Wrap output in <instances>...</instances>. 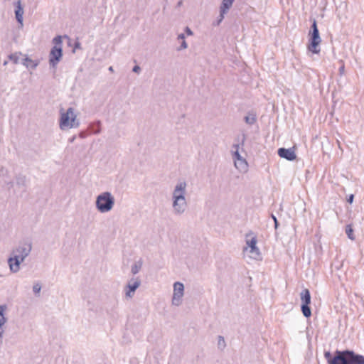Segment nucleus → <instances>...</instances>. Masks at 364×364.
<instances>
[{"mask_svg": "<svg viewBox=\"0 0 364 364\" xmlns=\"http://www.w3.org/2000/svg\"><path fill=\"white\" fill-rule=\"evenodd\" d=\"M324 357L328 364H364V356L350 350H337L333 356L330 351H326Z\"/></svg>", "mask_w": 364, "mask_h": 364, "instance_id": "nucleus-1", "label": "nucleus"}, {"mask_svg": "<svg viewBox=\"0 0 364 364\" xmlns=\"http://www.w3.org/2000/svg\"><path fill=\"white\" fill-rule=\"evenodd\" d=\"M32 250L31 242L19 243L11 251V257L8 259L10 271L16 273L20 270V264L30 255Z\"/></svg>", "mask_w": 364, "mask_h": 364, "instance_id": "nucleus-2", "label": "nucleus"}, {"mask_svg": "<svg viewBox=\"0 0 364 364\" xmlns=\"http://www.w3.org/2000/svg\"><path fill=\"white\" fill-rule=\"evenodd\" d=\"M114 198L110 192L105 191L96 198L95 206L97 210L102 213L109 212L114 207Z\"/></svg>", "mask_w": 364, "mask_h": 364, "instance_id": "nucleus-3", "label": "nucleus"}, {"mask_svg": "<svg viewBox=\"0 0 364 364\" xmlns=\"http://www.w3.org/2000/svg\"><path fill=\"white\" fill-rule=\"evenodd\" d=\"M59 125L62 130L77 128L80 126V122L77 119L73 107H69L66 112L61 113Z\"/></svg>", "mask_w": 364, "mask_h": 364, "instance_id": "nucleus-4", "label": "nucleus"}, {"mask_svg": "<svg viewBox=\"0 0 364 364\" xmlns=\"http://www.w3.org/2000/svg\"><path fill=\"white\" fill-rule=\"evenodd\" d=\"M54 46L51 48L49 54V64L53 68H55L57 64L60 61L63 56L62 48V37L57 36L53 39Z\"/></svg>", "mask_w": 364, "mask_h": 364, "instance_id": "nucleus-5", "label": "nucleus"}, {"mask_svg": "<svg viewBox=\"0 0 364 364\" xmlns=\"http://www.w3.org/2000/svg\"><path fill=\"white\" fill-rule=\"evenodd\" d=\"M300 299L301 301V312L306 318H309L311 316V311L309 306L311 304V294L308 289H304L301 291L300 293Z\"/></svg>", "mask_w": 364, "mask_h": 364, "instance_id": "nucleus-6", "label": "nucleus"}, {"mask_svg": "<svg viewBox=\"0 0 364 364\" xmlns=\"http://www.w3.org/2000/svg\"><path fill=\"white\" fill-rule=\"evenodd\" d=\"M309 43L307 46L309 51L315 54L319 53L321 50L320 43L321 42L319 32H309Z\"/></svg>", "mask_w": 364, "mask_h": 364, "instance_id": "nucleus-7", "label": "nucleus"}, {"mask_svg": "<svg viewBox=\"0 0 364 364\" xmlns=\"http://www.w3.org/2000/svg\"><path fill=\"white\" fill-rule=\"evenodd\" d=\"M239 144H234L233 147L235 148V151L232 154V157L234 159V164L236 168L239 169L241 171H245L247 169L248 164L246 160L241 156L239 153Z\"/></svg>", "mask_w": 364, "mask_h": 364, "instance_id": "nucleus-8", "label": "nucleus"}, {"mask_svg": "<svg viewBox=\"0 0 364 364\" xmlns=\"http://www.w3.org/2000/svg\"><path fill=\"white\" fill-rule=\"evenodd\" d=\"M184 285L179 282L173 284V294L172 297V304L178 306L181 304V298L183 296Z\"/></svg>", "mask_w": 364, "mask_h": 364, "instance_id": "nucleus-9", "label": "nucleus"}, {"mask_svg": "<svg viewBox=\"0 0 364 364\" xmlns=\"http://www.w3.org/2000/svg\"><path fill=\"white\" fill-rule=\"evenodd\" d=\"M173 213L176 215H183L188 208V203L186 198H179L178 199H172Z\"/></svg>", "mask_w": 364, "mask_h": 364, "instance_id": "nucleus-10", "label": "nucleus"}, {"mask_svg": "<svg viewBox=\"0 0 364 364\" xmlns=\"http://www.w3.org/2000/svg\"><path fill=\"white\" fill-rule=\"evenodd\" d=\"M257 240L256 237H252L250 240L246 241L247 247L244 248V251L247 250L250 248V253L252 254L251 257L257 259L260 256V251L257 247Z\"/></svg>", "mask_w": 364, "mask_h": 364, "instance_id": "nucleus-11", "label": "nucleus"}, {"mask_svg": "<svg viewBox=\"0 0 364 364\" xmlns=\"http://www.w3.org/2000/svg\"><path fill=\"white\" fill-rule=\"evenodd\" d=\"M187 184L185 181H180L176 185L172 193V199H178L179 198H186Z\"/></svg>", "mask_w": 364, "mask_h": 364, "instance_id": "nucleus-12", "label": "nucleus"}, {"mask_svg": "<svg viewBox=\"0 0 364 364\" xmlns=\"http://www.w3.org/2000/svg\"><path fill=\"white\" fill-rule=\"evenodd\" d=\"M141 280L139 278H132L126 286V296L133 297L135 291L139 287Z\"/></svg>", "mask_w": 364, "mask_h": 364, "instance_id": "nucleus-13", "label": "nucleus"}, {"mask_svg": "<svg viewBox=\"0 0 364 364\" xmlns=\"http://www.w3.org/2000/svg\"><path fill=\"white\" fill-rule=\"evenodd\" d=\"M14 180L16 186L18 188L22 189L23 192H26L28 186V179L27 176L22 173H18L15 175Z\"/></svg>", "mask_w": 364, "mask_h": 364, "instance_id": "nucleus-14", "label": "nucleus"}, {"mask_svg": "<svg viewBox=\"0 0 364 364\" xmlns=\"http://www.w3.org/2000/svg\"><path fill=\"white\" fill-rule=\"evenodd\" d=\"M277 153L281 158L285 159L288 161H294L296 158L294 148H279Z\"/></svg>", "mask_w": 364, "mask_h": 364, "instance_id": "nucleus-15", "label": "nucleus"}, {"mask_svg": "<svg viewBox=\"0 0 364 364\" xmlns=\"http://www.w3.org/2000/svg\"><path fill=\"white\" fill-rule=\"evenodd\" d=\"M235 0H223L220 7V16L217 21V25H219L224 18V15L228 13L229 9L232 5Z\"/></svg>", "mask_w": 364, "mask_h": 364, "instance_id": "nucleus-16", "label": "nucleus"}, {"mask_svg": "<svg viewBox=\"0 0 364 364\" xmlns=\"http://www.w3.org/2000/svg\"><path fill=\"white\" fill-rule=\"evenodd\" d=\"M15 16L18 23L23 26V8L21 5V0H18L15 4Z\"/></svg>", "mask_w": 364, "mask_h": 364, "instance_id": "nucleus-17", "label": "nucleus"}, {"mask_svg": "<svg viewBox=\"0 0 364 364\" xmlns=\"http://www.w3.org/2000/svg\"><path fill=\"white\" fill-rule=\"evenodd\" d=\"M21 63L27 68L35 69L39 64L38 60H33L26 55L21 58Z\"/></svg>", "mask_w": 364, "mask_h": 364, "instance_id": "nucleus-18", "label": "nucleus"}, {"mask_svg": "<svg viewBox=\"0 0 364 364\" xmlns=\"http://www.w3.org/2000/svg\"><path fill=\"white\" fill-rule=\"evenodd\" d=\"M6 309V305H0V325H4L7 321L4 316V311Z\"/></svg>", "mask_w": 364, "mask_h": 364, "instance_id": "nucleus-19", "label": "nucleus"}, {"mask_svg": "<svg viewBox=\"0 0 364 364\" xmlns=\"http://www.w3.org/2000/svg\"><path fill=\"white\" fill-rule=\"evenodd\" d=\"M21 55H22L21 53H15L9 55V58L14 64H18L21 63Z\"/></svg>", "mask_w": 364, "mask_h": 364, "instance_id": "nucleus-20", "label": "nucleus"}, {"mask_svg": "<svg viewBox=\"0 0 364 364\" xmlns=\"http://www.w3.org/2000/svg\"><path fill=\"white\" fill-rule=\"evenodd\" d=\"M142 267V261L139 260L136 262L132 266L131 269V272L133 274H136Z\"/></svg>", "mask_w": 364, "mask_h": 364, "instance_id": "nucleus-21", "label": "nucleus"}, {"mask_svg": "<svg viewBox=\"0 0 364 364\" xmlns=\"http://www.w3.org/2000/svg\"><path fill=\"white\" fill-rule=\"evenodd\" d=\"M346 233L348 235V237L349 239H350L351 240H355V236H354V234H353V228H352L350 225H348L346 227Z\"/></svg>", "mask_w": 364, "mask_h": 364, "instance_id": "nucleus-22", "label": "nucleus"}, {"mask_svg": "<svg viewBox=\"0 0 364 364\" xmlns=\"http://www.w3.org/2000/svg\"><path fill=\"white\" fill-rule=\"evenodd\" d=\"M218 348H220V350H223L226 346V343H225L224 337L222 336H218Z\"/></svg>", "mask_w": 364, "mask_h": 364, "instance_id": "nucleus-23", "label": "nucleus"}, {"mask_svg": "<svg viewBox=\"0 0 364 364\" xmlns=\"http://www.w3.org/2000/svg\"><path fill=\"white\" fill-rule=\"evenodd\" d=\"M245 121L248 124H253L256 122V118L255 116H246L245 117Z\"/></svg>", "mask_w": 364, "mask_h": 364, "instance_id": "nucleus-24", "label": "nucleus"}, {"mask_svg": "<svg viewBox=\"0 0 364 364\" xmlns=\"http://www.w3.org/2000/svg\"><path fill=\"white\" fill-rule=\"evenodd\" d=\"M41 290V286L40 284L36 283L33 287V291L36 295L39 294L40 291Z\"/></svg>", "mask_w": 364, "mask_h": 364, "instance_id": "nucleus-25", "label": "nucleus"}, {"mask_svg": "<svg viewBox=\"0 0 364 364\" xmlns=\"http://www.w3.org/2000/svg\"><path fill=\"white\" fill-rule=\"evenodd\" d=\"M309 32H319L317 26V22L315 19L313 20Z\"/></svg>", "mask_w": 364, "mask_h": 364, "instance_id": "nucleus-26", "label": "nucleus"}, {"mask_svg": "<svg viewBox=\"0 0 364 364\" xmlns=\"http://www.w3.org/2000/svg\"><path fill=\"white\" fill-rule=\"evenodd\" d=\"M9 173V171L4 166H0V176H6Z\"/></svg>", "mask_w": 364, "mask_h": 364, "instance_id": "nucleus-27", "label": "nucleus"}, {"mask_svg": "<svg viewBox=\"0 0 364 364\" xmlns=\"http://www.w3.org/2000/svg\"><path fill=\"white\" fill-rule=\"evenodd\" d=\"M272 220H274V228L277 230L279 227V222L276 218L275 215H274L273 214H272L271 215Z\"/></svg>", "mask_w": 364, "mask_h": 364, "instance_id": "nucleus-28", "label": "nucleus"}, {"mask_svg": "<svg viewBox=\"0 0 364 364\" xmlns=\"http://www.w3.org/2000/svg\"><path fill=\"white\" fill-rule=\"evenodd\" d=\"M187 47H188V45H187L186 41L183 40V41H182L180 47L178 48V50H183V49H186V48H187Z\"/></svg>", "mask_w": 364, "mask_h": 364, "instance_id": "nucleus-29", "label": "nucleus"}, {"mask_svg": "<svg viewBox=\"0 0 364 364\" xmlns=\"http://www.w3.org/2000/svg\"><path fill=\"white\" fill-rule=\"evenodd\" d=\"M132 71H133L134 73H138V74H139V73L141 72V68H140V66H139V65H135V66H134V68H132Z\"/></svg>", "mask_w": 364, "mask_h": 364, "instance_id": "nucleus-30", "label": "nucleus"}, {"mask_svg": "<svg viewBox=\"0 0 364 364\" xmlns=\"http://www.w3.org/2000/svg\"><path fill=\"white\" fill-rule=\"evenodd\" d=\"M353 199H354V195L350 194L347 198V202L349 203L350 204H351L353 202Z\"/></svg>", "mask_w": 364, "mask_h": 364, "instance_id": "nucleus-31", "label": "nucleus"}, {"mask_svg": "<svg viewBox=\"0 0 364 364\" xmlns=\"http://www.w3.org/2000/svg\"><path fill=\"white\" fill-rule=\"evenodd\" d=\"M5 183L9 186V189H10L11 188L14 187L15 182L10 181L5 182Z\"/></svg>", "mask_w": 364, "mask_h": 364, "instance_id": "nucleus-32", "label": "nucleus"}, {"mask_svg": "<svg viewBox=\"0 0 364 364\" xmlns=\"http://www.w3.org/2000/svg\"><path fill=\"white\" fill-rule=\"evenodd\" d=\"M3 326L4 325H0V341L3 338V335H4V329H3Z\"/></svg>", "mask_w": 364, "mask_h": 364, "instance_id": "nucleus-33", "label": "nucleus"}, {"mask_svg": "<svg viewBox=\"0 0 364 364\" xmlns=\"http://www.w3.org/2000/svg\"><path fill=\"white\" fill-rule=\"evenodd\" d=\"M186 33L188 35V36H191L193 35V32L191 30V28L189 27H186V29H185Z\"/></svg>", "mask_w": 364, "mask_h": 364, "instance_id": "nucleus-34", "label": "nucleus"}, {"mask_svg": "<svg viewBox=\"0 0 364 364\" xmlns=\"http://www.w3.org/2000/svg\"><path fill=\"white\" fill-rule=\"evenodd\" d=\"M97 126H98V129L96 130L95 132H94L95 134H99L100 132V124H101L100 121H98L97 122Z\"/></svg>", "mask_w": 364, "mask_h": 364, "instance_id": "nucleus-35", "label": "nucleus"}, {"mask_svg": "<svg viewBox=\"0 0 364 364\" xmlns=\"http://www.w3.org/2000/svg\"><path fill=\"white\" fill-rule=\"evenodd\" d=\"M178 39H179V40H182V41L185 40V36H184V34H183V33H181V34H179V35L178 36Z\"/></svg>", "mask_w": 364, "mask_h": 364, "instance_id": "nucleus-36", "label": "nucleus"}, {"mask_svg": "<svg viewBox=\"0 0 364 364\" xmlns=\"http://www.w3.org/2000/svg\"><path fill=\"white\" fill-rule=\"evenodd\" d=\"M80 48V43L79 42L75 43L74 49Z\"/></svg>", "mask_w": 364, "mask_h": 364, "instance_id": "nucleus-37", "label": "nucleus"}, {"mask_svg": "<svg viewBox=\"0 0 364 364\" xmlns=\"http://www.w3.org/2000/svg\"><path fill=\"white\" fill-rule=\"evenodd\" d=\"M339 72L341 74H343V72H344V66H341L340 68H339Z\"/></svg>", "mask_w": 364, "mask_h": 364, "instance_id": "nucleus-38", "label": "nucleus"}, {"mask_svg": "<svg viewBox=\"0 0 364 364\" xmlns=\"http://www.w3.org/2000/svg\"><path fill=\"white\" fill-rule=\"evenodd\" d=\"M109 70L110 72H114L113 67H112V66H110V67L109 68Z\"/></svg>", "mask_w": 364, "mask_h": 364, "instance_id": "nucleus-39", "label": "nucleus"}, {"mask_svg": "<svg viewBox=\"0 0 364 364\" xmlns=\"http://www.w3.org/2000/svg\"><path fill=\"white\" fill-rule=\"evenodd\" d=\"M75 136H73L70 139V142H73L74 140H75Z\"/></svg>", "mask_w": 364, "mask_h": 364, "instance_id": "nucleus-40", "label": "nucleus"}, {"mask_svg": "<svg viewBox=\"0 0 364 364\" xmlns=\"http://www.w3.org/2000/svg\"><path fill=\"white\" fill-rule=\"evenodd\" d=\"M181 4H182V1H179V2L178 3V6H181Z\"/></svg>", "mask_w": 364, "mask_h": 364, "instance_id": "nucleus-41", "label": "nucleus"}, {"mask_svg": "<svg viewBox=\"0 0 364 364\" xmlns=\"http://www.w3.org/2000/svg\"><path fill=\"white\" fill-rule=\"evenodd\" d=\"M244 141H245V137L243 138L242 141V145L244 144Z\"/></svg>", "mask_w": 364, "mask_h": 364, "instance_id": "nucleus-42", "label": "nucleus"}, {"mask_svg": "<svg viewBox=\"0 0 364 364\" xmlns=\"http://www.w3.org/2000/svg\"><path fill=\"white\" fill-rule=\"evenodd\" d=\"M4 65H7V61H5V62L4 63Z\"/></svg>", "mask_w": 364, "mask_h": 364, "instance_id": "nucleus-43", "label": "nucleus"}]
</instances>
